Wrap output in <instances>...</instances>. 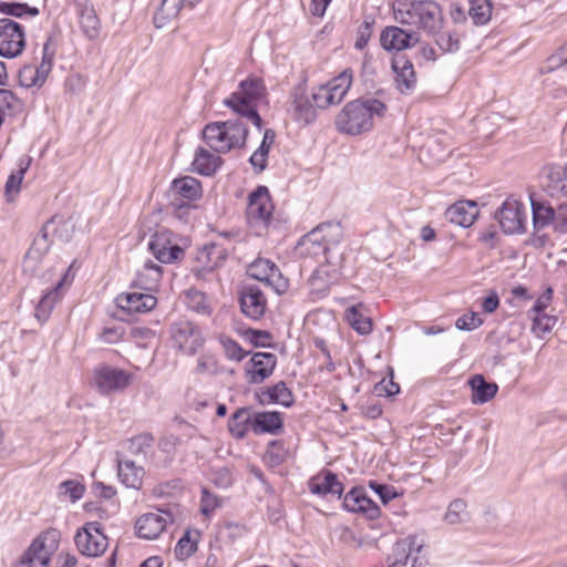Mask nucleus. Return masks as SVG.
I'll use <instances>...</instances> for the list:
<instances>
[{"mask_svg": "<svg viewBox=\"0 0 567 567\" xmlns=\"http://www.w3.org/2000/svg\"><path fill=\"white\" fill-rule=\"evenodd\" d=\"M343 238L339 221H324L303 235L297 243L295 251L300 258H322L323 264L337 265L341 255H334Z\"/></svg>", "mask_w": 567, "mask_h": 567, "instance_id": "f257e3e1", "label": "nucleus"}, {"mask_svg": "<svg viewBox=\"0 0 567 567\" xmlns=\"http://www.w3.org/2000/svg\"><path fill=\"white\" fill-rule=\"evenodd\" d=\"M386 105L378 99H358L347 103L337 115L334 124L339 132L359 135L373 127V117H382Z\"/></svg>", "mask_w": 567, "mask_h": 567, "instance_id": "f03ea898", "label": "nucleus"}, {"mask_svg": "<svg viewBox=\"0 0 567 567\" xmlns=\"http://www.w3.org/2000/svg\"><path fill=\"white\" fill-rule=\"evenodd\" d=\"M265 94L264 80L258 76H249L239 83L238 91L233 92L224 100V104L236 114L246 117L260 131L264 121L257 111L256 103Z\"/></svg>", "mask_w": 567, "mask_h": 567, "instance_id": "7ed1b4c3", "label": "nucleus"}, {"mask_svg": "<svg viewBox=\"0 0 567 567\" xmlns=\"http://www.w3.org/2000/svg\"><path fill=\"white\" fill-rule=\"evenodd\" d=\"M394 19L401 24L415 25L429 35L436 34L444 22L442 8L434 0H414L394 9Z\"/></svg>", "mask_w": 567, "mask_h": 567, "instance_id": "20e7f679", "label": "nucleus"}, {"mask_svg": "<svg viewBox=\"0 0 567 567\" xmlns=\"http://www.w3.org/2000/svg\"><path fill=\"white\" fill-rule=\"evenodd\" d=\"M53 235L61 240L68 241L66 224L56 216L50 218L41 228L39 235L33 239L30 248L23 258V271L34 275L43 257L49 252L52 241L49 236Z\"/></svg>", "mask_w": 567, "mask_h": 567, "instance_id": "39448f33", "label": "nucleus"}, {"mask_svg": "<svg viewBox=\"0 0 567 567\" xmlns=\"http://www.w3.org/2000/svg\"><path fill=\"white\" fill-rule=\"evenodd\" d=\"M272 212L274 204L269 189L264 185L257 186L248 195L247 223L252 228L267 229L272 220Z\"/></svg>", "mask_w": 567, "mask_h": 567, "instance_id": "423d86ee", "label": "nucleus"}, {"mask_svg": "<svg viewBox=\"0 0 567 567\" xmlns=\"http://www.w3.org/2000/svg\"><path fill=\"white\" fill-rule=\"evenodd\" d=\"M169 333L173 346L188 355H194L205 342L199 327L189 320L181 319L173 322Z\"/></svg>", "mask_w": 567, "mask_h": 567, "instance_id": "0eeeda50", "label": "nucleus"}, {"mask_svg": "<svg viewBox=\"0 0 567 567\" xmlns=\"http://www.w3.org/2000/svg\"><path fill=\"white\" fill-rule=\"evenodd\" d=\"M25 48V32L22 24L9 19H0V56L13 59Z\"/></svg>", "mask_w": 567, "mask_h": 567, "instance_id": "6e6552de", "label": "nucleus"}, {"mask_svg": "<svg viewBox=\"0 0 567 567\" xmlns=\"http://www.w3.org/2000/svg\"><path fill=\"white\" fill-rule=\"evenodd\" d=\"M148 249L163 264L179 261L185 256V250L176 243L175 235L167 230L155 233L151 237Z\"/></svg>", "mask_w": 567, "mask_h": 567, "instance_id": "1a4fd4ad", "label": "nucleus"}, {"mask_svg": "<svg viewBox=\"0 0 567 567\" xmlns=\"http://www.w3.org/2000/svg\"><path fill=\"white\" fill-rule=\"evenodd\" d=\"M248 275L271 287L276 293L282 295L288 289L289 282L279 268L269 259L258 258L248 266Z\"/></svg>", "mask_w": 567, "mask_h": 567, "instance_id": "9d476101", "label": "nucleus"}, {"mask_svg": "<svg viewBox=\"0 0 567 567\" xmlns=\"http://www.w3.org/2000/svg\"><path fill=\"white\" fill-rule=\"evenodd\" d=\"M130 381L131 374L118 368L103 364L94 370V384L101 394L123 391Z\"/></svg>", "mask_w": 567, "mask_h": 567, "instance_id": "9b49d317", "label": "nucleus"}, {"mask_svg": "<svg viewBox=\"0 0 567 567\" xmlns=\"http://www.w3.org/2000/svg\"><path fill=\"white\" fill-rule=\"evenodd\" d=\"M495 218L507 235L520 234L525 230V206L517 200H505L496 210Z\"/></svg>", "mask_w": 567, "mask_h": 567, "instance_id": "f8f14e48", "label": "nucleus"}, {"mask_svg": "<svg viewBox=\"0 0 567 567\" xmlns=\"http://www.w3.org/2000/svg\"><path fill=\"white\" fill-rule=\"evenodd\" d=\"M417 32L406 31L396 25L385 27L380 34V45L388 52H401L419 43Z\"/></svg>", "mask_w": 567, "mask_h": 567, "instance_id": "ddd939ff", "label": "nucleus"}, {"mask_svg": "<svg viewBox=\"0 0 567 567\" xmlns=\"http://www.w3.org/2000/svg\"><path fill=\"white\" fill-rule=\"evenodd\" d=\"M539 184L550 197L567 196V163L546 165L540 174Z\"/></svg>", "mask_w": 567, "mask_h": 567, "instance_id": "4468645a", "label": "nucleus"}, {"mask_svg": "<svg viewBox=\"0 0 567 567\" xmlns=\"http://www.w3.org/2000/svg\"><path fill=\"white\" fill-rule=\"evenodd\" d=\"M239 306L247 318L259 320L265 315L267 299L258 286L245 285L239 292Z\"/></svg>", "mask_w": 567, "mask_h": 567, "instance_id": "2eb2a0df", "label": "nucleus"}, {"mask_svg": "<svg viewBox=\"0 0 567 567\" xmlns=\"http://www.w3.org/2000/svg\"><path fill=\"white\" fill-rule=\"evenodd\" d=\"M344 509L352 513H361L369 519H375L380 516V507L367 496L362 486L352 487L343 497Z\"/></svg>", "mask_w": 567, "mask_h": 567, "instance_id": "dca6fc26", "label": "nucleus"}, {"mask_svg": "<svg viewBox=\"0 0 567 567\" xmlns=\"http://www.w3.org/2000/svg\"><path fill=\"white\" fill-rule=\"evenodd\" d=\"M277 365V357L271 352H256L246 363V373L251 384H258L269 378Z\"/></svg>", "mask_w": 567, "mask_h": 567, "instance_id": "f3484780", "label": "nucleus"}, {"mask_svg": "<svg viewBox=\"0 0 567 567\" xmlns=\"http://www.w3.org/2000/svg\"><path fill=\"white\" fill-rule=\"evenodd\" d=\"M391 68L395 73L396 89L402 94L411 93L416 86V73L411 60L405 54H395L391 60Z\"/></svg>", "mask_w": 567, "mask_h": 567, "instance_id": "a211bd4d", "label": "nucleus"}, {"mask_svg": "<svg viewBox=\"0 0 567 567\" xmlns=\"http://www.w3.org/2000/svg\"><path fill=\"white\" fill-rule=\"evenodd\" d=\"M116 306L127 313H145L153 310L157 299L150 292H124L116 297Z\"/></svg>", "mask_w": 567, "mask_h": 567, "instance_id": "6ab92c4d", "label": "nucleus"}, {"mask_svg": "<svg viewBox=\"0 0 567 567\" xmlns=\"http://www.w3.org/2000/svg\"><path fill=\"white\" fill-rule=\"evenodd\" d=\"M256 400L260 405L279 404L291 408L295 403L292 391L285 381H279L271 386H262L256 392Z\"/></svg>", "mask_w": 567, "mask_h": 567, "instance_id": "aec40b11", "label": "nucleus"}, {"mask_svg": "<svg viewBox=\"0 0 567 567\" xmlns=\"http://www.w3.org/2000/svg\"><path fill=\"white\" fill-rule=\"evenodd\" d=\"M285 427L284 413L279 411H259L252 413V432L256 435H279Z\"/></svg>", "mask_w": 567, "mask_h": 567, "instance_id": "412c9836", "label": "nucleus"}, {"mask_svg": "<svg viewBox=\"0 0 567 567\" xmlns=\"http://www.w3.org/2000/svg\"><path fill=\"white\" fill-rule=\"evenodd\" d=\"M68 282V272L50 289H48L40 300L38 301L34 309V317L39 321L40 324L45 323L55 305L61 301L63 293L62 287Z\"/></svg>", "mask_w": 567, "mask_h": 567, "instance_id": "4be33fe9", "label": "nucleus"}, {"mask_svg": "<svg viewBox=\"0 0 567 567\" xmlns=\"http://www.w3.org/2000/svg\"><path fill=\"white\" fill-rule=\"evenodd\" d=\"M309 489L315 495L324 496L330 494L340 499L344 492V486L338 480L336 473L331 471H322L318 476L310 481Z\"/></svg>", "mask_w": 567, "mask_h": 567, "instance_id": "5701e85b", "label": "nucleus"}, {"mask_svg": "<svg viewBox=\"0 0 567 567\" xmlns=\"http://www.w3.org/2000/svg\"><path fill=\"white\" fill-rule=\"evenodd\" d=\"M291 97L292 101L289 112L292 118L305 125L312 123L317 117V110L311 99L306 95L300 87L293 91Z\"/></svg>", "mask_w": 567, "mask_h": 567, "instance_id": "b1692460", "label": "nucleus"}, {"mask_svg": "<svg viewBox=\"0 0 567 567\" xmlns=\"http://www.w3.org/2000/svg\"><path fill=\"white\" fill-rule=\"evenodd\" d=\"M478 215L476 203L460 200L451 205L445 212V218L457 226L467 228L473 225Z\"/></svg>", "mask_w": 567, "mask_h": 567, "instance_id": "393cba45", "label": "nucleus"}, {"mask_svg": "<svg viewBox=\"0 0 567 567\" xmlns=\"http://www.w3.org/2000/svg\"><path fill=\"white\" fill-rule=\"evenodd\" d=\"M74 542L79 551L87 557L103 555L109 546V539L105 535H94L90 532H76Z\"/></svg>", "mask_w": 567, "mask_h": 567, "instance_id": "a878e982", "label": "nucleus"}, {"mask_svg": "<svg viewBox=\"0 0 567 567\" xmlns=\"http://www.w3.org/2000/svg\"><path fill=\"white\" fill-rule=\"evenodd\" d=\"M167 519L157 513L142 515L135 524L136 535L143 539H156L165 529Z\"/></svg>", "mask_w": 567, "mask_h": 567, "instance_id": "bb28decb", "label": "nucleus"}, {"mask_svg": "<svg viewBox=\"0 0 567 567\" xmlns=\"http://www.w3.org/2000/svg\"><path fill=\"white\" fill-rule=\"evenodd\" d=\"M203 138L217 153H227L231 150V143L223 122L207 124L203 130Z\"/></svg>", "mask_w": 567, "mask_h": 567, "instance_id": "cd10ccee", "label": "nucleus"}, {"mask_svg": "<svg viewBox=\"0 0 567 567\" xmlns=\"http://www.w3.org/2000/svg\"><path fill=\"white\" fill-rule=\"evenodd\" d=\"M202 0H162L161 7L154 16L156 28L164 27L167 21L176 18L182 9L192 10Z\"/></svg>", "mask_w": 567, "mask_h": 567, "instance_id": "c85d7f7f", "label": "nucleus"}, {"mask_svg": "<svg viewBox=\"0 0 567 567\" xmlns=\"http://www.w3.org/2000/svg\"><path fill=\"white\" fill-rule=\"evenodd\" d=\"M171 192L178 196L177 200L195 202L203 195L202 183L193 176L175 178L171 185Z\"/></svg>", "mask_w": 567, "mask_h": 567, "instance_id": "c756f323", "label": "nucleus"}, {"mask_svg": "<svg viewBox=\"0 0 567 567\" xmlns=\"http://www.w3.org/2000/svg\"><path fill=\"white\" fill-rule=\"evenodd\" d=\"M252 413L250 406H243L230 415L227 427L234 439L244 440L252 431Z\"/></svg>", "mask_w": 567, "mask_h": 567, "instance_id": "7c9ffc66", "label": "nucleus"}, {"mask_svg": "<svg viewBox=\"0 0 567 567\" xmlns=\"http://www.w3.org/2000/svg\"><path fill=\"white\" fill-rule=\"evenodd\" d=\"M163 269L161 266L147 260L141 271L137 272L133 287H137L150 293L156 291L162 279Z\"/></svg>", "mask_w": 567, "mask_h": 567, "instance_id": "2f4dec72", "label": "nucleus"}, {"mask_svg": "<svg viewBox=\"0 0 567 567\" xmlns=\"http://www.w3.org/2000/svg\"><path fill=\"white\" fill-rule=\"evenodd\" d=\"M472 390V402L474 404H484L492 400L497 391L498 385L495 382H487L484 375L475 374L468 380Z\"/></svg>", "mask_w": 567, "mask_h": 567, "instance_id": "473e14b6", "label": "nucleus"}, {"mask_svg": "<svg viewBox=\"0 0 567 567\" xmlns=\"http://www.w3.org/2000/svg\"><path fill=\"white\" fill-rule=\"evenodd\" d=\"M532 214H533V227L536 230H543L549 225H553L556 230V217L557 208L554 209L549 204L530 199Z\"/></svg>", "mask_w": 567, "mask_h": 567, "instance_id": "72a5a7b5", "label": "nucleus"}, {"mask_svg": "<svg viewBox=\"0 0 567 567\" xmlns=\"http://www.w3.org/2000/svg\"><path fill=\"white\" fill-rule=\"evenodd\" d=\"M223 159L204 147H198L192 163L194 171L203 176H212L220 167Z\"/></svg>", "mask_w": 567, "mask_h": 567, "instance_id": "f704fd0d", "label": "nucleus"}, {"mask_svg": "<svg viewBox=\"0 0 567 567\" xmlns=\"http://www.w3.org/2000/svg\"><path fill=\"white\" fill-rule=\"evenodd\" d=\"M79 18H80V28L84 35L89 40H95L100 35L101 25L100 19L96 16V12L93 6H80L79 9Z\"/></svg>", "mask_w": 567, "mask_h": 567, "instance_id": "c9c22d12", "label": "nucleus"}, {"mask_svg": "<svg viewBox=\"0 0 567 567\" xmlns=\"http://www.w3.org/2000/svg\"><path fill=\"white\" fill-rule=\"evenodd\" d=\"M117 467L118 477L126 487L141 488L144 476V468L142 466H137L133 461L126 460L120 461Z\"/></svg>", "mask_w": 567, "mask_h": 567, "instance_id": "e433bc0d", "label": "nucleus"}, {"mask_svg": "<svg viewBox=\"0 0 567 567\" xmlns=\"http://www.w3.org/2000/svg\"><path fill=\"white\" fill-rule=\"evenodd\" d=\"M353 72L351 69H346L339 75L329 81L326 85L329 94L334 104H339L352 84Z\"/></svg>", "mask_w": 567, "mask_h": 567, "instance_id": "4c0bfd02", "label": "nucleus"}, {"mask_svg": "<svg viewBox=\"0 0 567 567\" xmlns=\"http://www.w3.org/2000/svg\"><path fill=\"white\" fill-rule=\"evenodd\" d=\"M468 18L475 25H485L491 21L493 13L492 0H468Z\"/></svg>", "mask_w": 567, "mask_h": 567, "instance_id": "58836bf2", "label": "nucleus"}, {"mask_svg": "<svg viewBox=\"0 0 567 567\" xmlns=\"http://www.w3.org/2000/svg\"><path fill=\"white\" fill-rule=\"evenodd\" d=\"M199 536L200 534L198 530H185L174 548L175 557L178 560L189 558L197 550Z\"/></svg>", "mask_w": 567, "mask_h": 567, "instance_id": "ea45409f", "label": "nucleus"}, {"mask_svg": "<svg viewBox=\"0 0 567 567\" xmlns=\"http://www.w3.org/2000/svg\"><path fill=\"white\" fill-rule=\"evenodd\" d=\"M223 124L229 136L231 148L244 147L249 132L248 127L238 118L224 121Z\"/></svg>", "mask_w": 567, "mask_h": 567, "instance_id": "a19ab883", "label": "nucleus"}, {"mask_svg": "<svg viewBox=\"0 0 567 567\" xmlns=\"http://www.w3.org/2000/svg\"><path fill=\"white\" fill-rule=\"evenodd\" d=\"M467 504L462 498L452 501L444 515V522L450 525H458L470 520V513L466 511Z\"/></svg>", "mask_w": 567, "mask_h": 567, "instance_id": "79ce46f5", "label": "nucleus"}, {"mask_svg": "<svg viewBox=\"0 0 567 567\" xmlns=\"http://www.w3.org/2000/svg\"><path fill=\"white\" fill-rule=\"evenodd\" d=\"M414 545V542L409 540H400L395 543L392 549V554L388 556L386 564L389 567H401L405 566L411 551L412 547Z\"/></svg>", "mask_w": 567, "mask_h": 567, "instance_id": "37998d69", "label": "nucleus"}, {"mask_svg": "<svg viewBox=\"0 0 567 567\" xmlns=\"http://www.w3.org/2000/svg\"><path fill=\"white\" fill-rule=\"evenodd\" d=\"M289 451L285 446L282 440H272L268 443L265 458L267 463L272 466H279L288 458Z\"/></svg>", "mask_w": 567, "mask_h": 567, "instance_id": "c03bdc74", "label": "nucleus"}, {"mask_svg": "<svg viewBox=\"0 0 567 567\" xmlns=\"http://www.w3.org/2000/svg\"><path fill=\"white\" fill-rule=\"evenodd\" d=\"M44 74H40V69L37 65L28 64L19 71V83L25 89L33 86H42L47 81Z\"/></svg>", "mask_w": 567, "mask_h": 567, "instance_id": "a18cd8bd", "label": "nucleus"}, {"mask_svg": "<svg viewBox=\"0 0 567 567\" xmlns=\"http://www.w3.org/2000/svg\"><path fill=\"white\" fill-rule=\"evenodd\" d=\"M347 321L359 334L365 336L372 331V320L362 315L355 306L347 310Z\"/></svg>", "mask_w": 567, "mask_h": 567, "instance_id": "49530a36", "label": "nucleus"}, {"mask_svg": "<svg viewBox=\"0 0 567 567\" xmlns=\"http://www.w3.org/2000/svg\"><path fill=\"white\" fill-rule=\"evenodd\" d=\"M30 164H31V157H29V156H23L19 159L18 171L11 173L6 183V194L7 195H10L12 193H18L20 190L22 179H23L24 174L28 171Z\"/></svg>", "mask_w": 567, "mask_h": 567, "instance_id": "de8ad7c7", "label": "nucleus"}, {"mask_svg": "<svg viewBox=\"0 0 567 567\" xmlns=\"http://www.w3.org/2000/svg\"><path fill=\"white\" fill-rule=\"evenodd\" d=\"M0 13L14 18H22L25 14L35 17L39 14V9L28 3L0 1Z\"/></svg>", "mask_w": 567, "mask_h": 567, "instance_id": "09e8293b", "label": "nucleus"}, {"mask_svg": "<svg viewBox=\"0 0 567 567\" xmlns=\"http://www.w3.org/2000/svg\"><path fill=\"white\" fill-rule=\"evenodd\" d=\"M219 341L223 346L226 358L231 361L240 362L250 353L245 351L236 340L229 337L221 336Z\"/></svg>", "mask_w": 567, "mask_h": 567, "instance_id": "8fccbe9b", "label": "nucleus"}, {"mask_svg": "<svg viewBox=\"0 0 567 567\" xmlns=\"http://www.w3.org/2000/svg\"><path fill=\"white\" fill-rule=\"evenodd\" d=\"M436 45L444 53H453L460 49V39L455 32L437 31L436 34L433 35Z\"/></svg>", "mask_w": 567, "mask_h": 567, "instance_id": "3c124183", "label": "nucleus"}, {"mask_svg": "<svg viewBox=\"0 0 567 567\" xmlns=\"http://www.w3.org/2000/svg\"><path fill=\"white\" fill-rule=\"evenodd\" d=\"M557 317L544 313H535L533 317L532 331L542 338L544 334L549 333L557 322Z\"/></svg>", "mask_w": 567, "mask_h": 567, "instance_id": "603ef678", "label": "nucleus"}, {"mask_svg": "<svg viewBox=\"0 0 567 567\" xmlns=\"http://www.w3.org/2000/svg\"><path fill=\"white\" fill-rule=\"evenodd\" d=\"M375 23V20L373 17H365L362 23L359 25L357 30V40L354 43V48L357 50H363L368 43L369 40L373 33V25Z\"/></svg>", "mask_w": 567, "mask_h": 567, "instance_id": "864d4df0", "label": "nucleus"}, {"mask_svg": "<svg viewBox=\"0 0 567 567\" xmlns=\"http://www.w3.org/2000/svg\"><path fill=\"white\" fill-rule=\"evenodd\" d=\"M243 334L255 348L272 347L270 343L272 334L269 331L249 328Z\"/></svg>", "mask_w": 567, "mask_h": 567, "instance_id": "5fc2aeb1", "label": "nucleus"}, {"mask_svg": "<svg viewBox=\"0 0 567 567\" xmlns=\"http://www.w3.org/2000/svg\"><path fill=\"white\" fill-rule=\"evenodd\" d=\"M187 306L193 311L200 313V315H208L209 313V306L206 301V296L199 290H189L187 292Z\"/></svg>", "mask_w": 567, "mask_h": 567, "instance_id": "6e6d98bb", "label": "nucleus"}, {"mask_svg": "<svg viewBox=\"0 0 567 567\" xmlns=\"http://www.w3.org/2000/svg\"><path fill=\"white\" fill-rule=\"evenodd\" d=\"M565 64H567V44L558 48L557 51L547 59L544 66L540 68V73H550Z\"/></svg>", "mask_w": 567, "mask_h": 567, "instance_id": "4d7b16f0", "label": "nucleus"}, {"mask_svg": "<svg viewBox=\"0 0 567 567\" xmlns=\"http://www.w3.org/2000/svg\"><path fill=\"white\" fill-rule=\"evenodd\" d=\"M55 49L52 47V37H49L43 44L41 63L37 65L40 69V74L48 76L53 66Z\"/></svg>", "mask_w": 567, "mask_h": 567, "instance_id": "13d9d810", "label": "nucleus"}, {"mask_svg": "<svg viewBox=\"0 0 567 567\" xmlns=\"http://www.w3.org/2000/svg\"><path fill=\"white\" fill-rule=\"evenodd\" d=\"M59 491L61 495L66 496L72 503H74L83 496L85 487L76 481L69 480L59 485Z\"/></svg>", "mask_w": 567, "mask_h": 567, "instance_id": "bf43d9fd", "label": "nucleus"}, {"mask_svg": "<svg viewBox=\"0 0 567 567\" xmlns=\"http://www.w3.org/2000/svg\"><path fill=\"white\" fill-rule=\"evenodd\" d=\"M369 487L380 497L383 504H388L400 495L394 486L377 481H370Z\"/></svg>", "mask_w": 567, "mask_h": 567, "instance_id": "052dcab7", "label": "nucleus"}, {"mask_svg": "<svg viewBox=\"0 0 567 567\" xmlns=\"http://www.w3.org/2000/svg\"><path fill=\"white\" fill-rule=\"evenodd\" d=\"M21 106V101L17 95L6 89H0V115L4 117L6 111H17Z\"/></svg>", "mask_w": 567, "mask_h": 567, "instance_id": "680f3d73", "label": "nucleus"}, {"mask_svg": "<svg viewBox=\"0 0 567 567\" xmlns=\"http://www.w3.org/2000/svg\"><path fill=\"white\" fill-rule=\"evenodd\" d=\"M483 324V319L476 312L464 313L455 321L458 330L472 331Z\"/></svg>", "mask_w": 567, "mask_h": 567, "instance_id": "e2e57ef3", "label": "nucleus"}, {"mask_svg": "<svg viewBox=\"0 0 567 567\" xmlns=\"http://www.w3.org/2000/svg\"><path fill=\"white\" fill-rule=\"evenodd\" d=\"M154 437L150 433L134 436L130 440L128 451L133 454L145 453V450L152 446Z\"/></svg>", "mask_w": 567, "mask_h": 567, "instance_id": "0e129e2a", "label": "nucleus"}, {"mask_svg": "<svg viewBox=\"0 0 567 567\" xmlns=\"http://www.w3.org/2000/svg\"><path fill=\"white\" fill-rule=\"evenodd\" d=\"M40 545L41 547L34 551L29 558L32 559V564L35 567H49L50 555L44 550V540L41 537H37L31 545Z\"/></svg>", "mask_w": 567, "mask_h": 567, "instance_id": "69168bd1", "label": "nucleus"}, {"mask_svg": "<svg viewBox=\"0 0 567 567\" xmlns=\"http://www.w3.org/2000/svg\"><path fill=\"white\" fill-rule=\"evenodd\" d=\"M374 392L379 396L390 398L400 392V385L393 381V375L391 374L390 380L384 378L374 385Z\"/></svg>", "mask_w": 567, "mask_h": 567, "instance_id": "338daca9", "label": "nucleus"}, {"mask_svg": "<svg viewBox=\"0 0 567 567\" xmlns=\"http://www.w3.org/2000/svg\"><path fill=\"white\" fill-rule=\"evenodd\" d=\"M311 101L317 109H326L329 105L334 104L331 95L329 94V90H327L326 85H320L312 94Z\"/></svg>", "mask_w": 567, "mask_h": 567, "instance_id": "774afa93", "label": "nucleus"}]
</instances>
